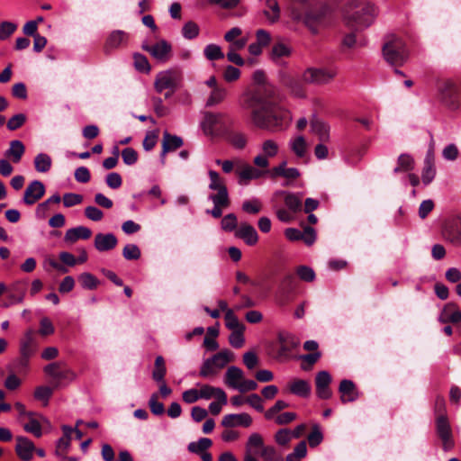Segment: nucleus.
Wrapping results in <instances>:
<instances>
[{
    "instance_id": "obj_48",
    "label": "nucleus",
    "mask_w": 461,
    "mask_h": 461,
    "mask_svg": "<svg viewBox=\"0 0 461 461\" xmlns=\"http://www.w3.org/2000/svg\"><path fill=\"white\" fill-rule=\"evenodd\" d=\"M309 446L311 447H316L323 440V434L321 430L319 424H314L312 429L307 437Z\"/></svg>"
},
{
    "instance_id": "obj_60",
    "label": "nucleus",
    "mask_w": 461,
    "mask_h": 461,
    "mask_svg": "<svg viewBox=\"0 0 461 461\" xmlns=\"http://www.w3.org/2000/svg\"><path fill=\"white\" fill-rule=\"evenodd\" d=\"M291 149L298 158H303L306 152V142L303 136H298L291 142Z\"/></svg>"
},
{
    "instance_id": "obj_9",
    "label": "nucleus",
    "mask_w": 461,
    "mask_h": 461,
    "mask_svg": "<svg viewBox=\"0 0 461 461\" xmlns=\"http://www.w3.org/2000/svg\"><path fill=\"white\" fill-rule=\"evenodd\" d=\"M440 101L450 110H456L459 106L457 100V87L449 80H443L438 86Z\"/></svg>"
},
{
    "instance_id": "obj_45",
    "label": "nucleus",
    "mask_w": 461,
    "mask_h": 461,
    "mask_svg": "<svg viewBox=\"0 0 461 461\" xmlns=\"http://www.w3.org/2000/svg\"><path fill=\"white\" fill-rule=\"evenodd\" d=\"M321 357V354L320 351L302 355L300 357V359L302 360L301 368L304 371H310Z\"/></svg>"
},
{
    "instance_id": "obj_32",
    "label": "nucleus",
    "mask_w": 461,
    "mask_h": 461,
    "mask_svg": "<svg viewBox=\"0 0 461 461\" xmlns=\"http://www.w3.org/2000/svg\"><path fill=\"white\" fill-rule=\"evenodd\" d=\"M36 351V344L32 331L29 330L25 333L23 339L20 342V355L32 357Z\"/></svg>"
},
{
    "instance_id": "obj_7",
    "label": "nucleus",
    "mask_w": 461,
    "mask_h": 461,
    "mask_svg": "<svg viewBox=\"0 0 461 461\" xmlns=\"http://www.w3.org/2000/svg\"><path fill=\"white\" fill-rule=\"evenodd\" d=\"M182 83V74L178 70L168 69L158 73L154 82L155 90L162 93L164 90L176 91Z\"/></svg>"
},
{
    "instance_id": "obj_12",
    "label": "nucleus",
    "mask_w": 461,
    "mask_h": 461,
    "mask_svg": "<svg viewBox=\"0 0 461 461\" xmlns=\"http://www.w3.org/2000/svg\"><path fill=\"white\" fill-rule=\"evenodd\" d=\"M142 49L148 51L153 58L158 61L165 62L169 59L172 52L171 45L165 40H161L154 45H143Z\"/></svg>"
},
{
    "instance_id": "obj_35",
    "label": "nucleus",
    "mask_w": 461,
    "mask_h": 461,
    "mask_svg": "<svg viewBox=\"0 0 461 461\" xmlns=\"http://www.w3.org/2000/svg\"><path fill=\"white\" fill-rule=\"evenodd\" d=\"M237 173L239 176V184L244 185H248L252 179L259 178L262 175L258 169L249 165H247L243 169Z\"/></svg>"
},
{
    "instance_id": "obj_25",
    "label": "nucleus",
    "mask_w": 461,
    "mask_h": 461,
    "mask_svg": "<svg viewBox=\"0 0 461 461\" xmlns=\"http://www.w3.org/2000/svg\"><path fill=\"white\" fill-rule=\"evenodd\" d=\"M271 178L282 176L287 180H294L300 176V172L295 167H286V161H283L278 166L274 167L270 171Z\"/></svg>"
},
{
    "instance_id": "obj_42",
    "label": "nucleus",
    "mask_w": 461,
    "mask_h": 461,
    "mask_svg": "<svg viewBox=\"0 0 461 461\" xmlns=\"http://www.w3.org/2000/svg\"><path fill=\"white\" fill-rule=\"evenodd\" d=\"M228 92L225 87L219 86L212 89L210 96L206 101V106H213L221 104L227 97Z\"/></svg>"
},
{
    "instance_id": "obj_19",
    "label": "nucleus",
    "mask_w": 461,
    "mask_h": 461,
    "mask_svg": "<svg viewBox=\"0 0 461 461\" xmlns=\"http://www.w3.org/2000/svg\"><path fill=\"white\" fill-rule=\"evenodd\" d=\"M252 424V418L249 413L227 414L221 420V425L226 428L241 426L248 428Z\"/></svg>"
},
{
    "instance_id": "obj_36",
    "label": "nucleus",
    "mask_w": 461,
    "mask_h": 461,
    "mask_svg": "<svg viewBox=\"0 0 461 461\" xmlns=\"http://www.w3.org/2000/svg\"><path fill=\"white\" fill-rule=\"evenodd\" d=\"M219 357L220 355H213L212 357L205 359L201 366L199 375L203 378L215 376L219 371L213 365V361Z\"/></svg>"
},
{
    "instance_id": "obj_27",
    "label": "nucleus",
    "mask_w": 461,
    "mask_h": 461,
    "mask_svg": "<svg viewBox=\"0 0 461 461\" xmlns=\"http://www.w3.org/2000/svg\"><path fill=\"white\" fill-rule=\"evenodd\" d=\"M92 235L89 228L85 226H78L76 228L68 229L66 231L64 240L67 243L73 244L78 240H88Z\"/></svg>"
},
{
    "instance_id": "obj_46",
    "label": "nucleus",
    "mask_w": 461,
    "mask_h": 461,
    "mask_svg": "<svg viewBox=\"0 0 461 461\" xmlns=\"http://www.w3.org/2000/svg\"><path fill=\"white\" fill-rule=\"evenodd\" d=\"M224 319L226 327L230 330L245 329L244 324L240 322L233 310H227V312H225Z\"/></svg>"
},
{
    "instance_id": "obj_40",
    "label": "nucleus",
    "mask_w": 461,
    "mask_h": 461,
    "mask_svg": "<svg viewBox=\"0 0 461 461\" xmlns=\"http://www.w3.org/2000/svg\"><path fill=\"white\" fill-rule=\"evenodd\" d=\"M51 165V158L46 153H40L34 158V167L37 172L46 173L50 169Z\"/></svg>"
},
{
    "instance_id": "obj_18",
    "label": "nucleus",
    "mask_w": 461,
    "mask_h": 461,
    "mask_svg": "<svg viewBox=\"0 0 461 461\" xmlns=\"http://www.w3.org/2000/svg\"><path fill=\"white\" fill-rule=\"evenodd\" d=\"M209 177V188L217 191V194H211L210 198H230L227 186L224 181L220 177V175L214 170H210Z\"/></svg>"
},
{
    "instance_id": "obj_38",
    "label": "nucleus",
    "mask_w": 461,
    "mask_h": 461,
    "mask_svg": "<svg viewBox=\"0 0 461 461\" xmlns=\"http://www.w3.org/2000/svg\"><path fill=\"white\" fill-rule=\"evenodd\" d=\"M415 162L413 158L409 154H401L397 159V167L394 168V173L408 172L414 168Z\"/></svg>"
},
{
    "instance_id": "obj_61",
    "label": "nucleus",
    "mask_w": 461,
    "mask_h": 461,
    "mask_svg": "<svg viewBox=\"0 0 461 461\" xmlns=\"http://www.w3.org/2000/svg\"><path fill=\"white\" fill-rule=\"evenodd\" d=\"M261 209L262 204L258 199L247 200L242 203V210L247 213L257 214Z\"/></svg>"
},
{
    "instance_id": "obj_13",
    "label": "nucleus",
    "mask_w": 461,
    "mask_h": 461,
    "mask_svg": "<svg viewBox=\"0 0 461 461\" xmlns=\"http://www.w3.org/2000/svg\"><path fill=\"white\" fill-rule=\"evenodd\" d=\"M331 375L327 371H320L315 377L316 395L322 400H328L332 396L330 388Z\"/></svg>"
},
{
    "instance_id": "obj_29",
    "label": "nucleus",
    "mask_w": 461,
    "mask_h": 461,
    "mask_svg": "<svg viewBox=\"0 0 461 461\" xmlns=\"http://www.w3.org/2000/svg\"><path fill=\"white\" fill-rule=\"evenodd\" d=\"M200 399H211L215 397L221 403H227V394L221 388L213 387L209 384H203L199 390Z\"/></svg>"
},
{
    "instance_id": "obj_47",
    "label": "nucleus",
    "mask_w": 461,
    "mask_h": 461,
    "mask_svg": "<svg viewBox=\"0 0 461 461\" xmlns=\"http://www.w3.org/2000/svg\"><path fill=\"white\" fill-rule=\"evenodd\" d=\"M278 341L280 343V348L278 350L279 356L286 355L296 346L293 338L288 335L279 334Z\"/></svg>"
},
{
    "instance_id": "obj_30",
    "label": "nucleus",
    "mask_w": 461,
    "mask_h": 461,
    "mask_svg": "<svg viewBox=\"0 0 461 461\" xmlns=\"http://www.w3.org/2000/svg\"><path fill=\"white\" fill-rule=\"evenodd\" d=\"M289 392L294 395L307 398L311 394V385L303 379H294L288 384Z\"/></svg>"
},
{
    "instance_id": "obj_55",
    "label": "nucleus",
    "mask_w": 461,
    "mask_h": 461,
    "mask_svg": "<svg viewBox=\"0 0 461 461\" xmlns=\"http://www.w3.org/2000/svg\"><path fill=\"white\" fill-rule=\"evenodd\" d=\"M215 355H220V357L213 361V365L217 370L222 369L228 363L232 361L233 354L228 349L221 350Z\"/></svg>"
},
{
    "instance_id": "obj_28",
    "label": "nucleus",
    "mask_w": 461,
    "mask_h": 461,
    "mask_svg": "<svg viewBox=\"0 0 461 461\" xmlns=\"http://www.w3.org/2000/svg\"><path fill=\"white\" fill-rule=\"evenodd\" d=\"M226 140L235 149H243L247 146L248 137L247 134L234 131L232 128H230L226 133L224 134Z\"/></svg>"
},
{
    "instance_id": "obj_64",
    "label": "nucleus",
    "mask_w": 461,
    "mask_h": 461,
    "mask_svg": "<svg viewBox=\"0 0 461 461\" xmlns=\"http://www.w3.org/2000/svg\"><path fill=\"white\" fill-rule=\"evenodd\" d=\"M122 158L124 164L131 166L138 161V152L133 148H125L122 150Z\"/></svg>"
},
{
    "instance_id": "obj_57",
    "label": "nucleus",
    "mask_w": 461,
    "mask_h": 461,
    "mask_svg": "<svg viewBox=\"0 0 461 461\" xmlns=\"http://www.w3.org/2000/svg\"><path fill=\"white\" fill-rule=\"evenodd\" d=\"M260 456L265 461H284L283 457L278 455L273 446H264L261 449Z\"/></svg>"
},
{
    "instance_id": "obj_62",
    "label": "nucleus",
    "mask_w": 461,
    "mask_h": 461,
    "mask_svg": "<svg viewBox=\"0 0 461 461\" xmlns=\"http://www.w3.org/2000/svg\"><path fill=\"white\" fill-rule=\"evenodd\" d=\"M238 221L234 213L225 215L221 222V229L225 231H233L237 229Z\"/></svg>"
},
{
    "instance_id": "obj_16",
    "label": "nucleus",
    "mask_w": 461,
    "mask_h": 461,
    "mask_svg": "<svg viewBox=\"0 0 461 461\" xmlns=\"http://www.w3.org/2000/svg\"><path fill=\"white\" fill-rule=\"evenodd\" d=\"M15 453L23 461H31L35 450L34 443L26 437H16Z\"/></svg>"
},
{
    "instance_id": "obj_63",
    "label": "nucleus",
    "mask_w": 461,
    "mask_h": 461,
    "mask_svg": "<svg viewBox=\"0 0 461 461\" xmlns=\"http://www.w3.org/2000/svg\"><path fill=\"white\" fill-rule=\"evenodd\" d=\"M278 149V144L273 140H267L262 143V151L267 158L276 156Z\"/></svg>"
},
{
    "instance_id": "obj_43",
    "label": "nucleus",
    "mask_w": 461,
    "mask_h": 461,
    "mask_svg": "<svg viewBox=\"0 0 461 461\" xmlns=\"http://www.w3.org/2000/svg\"><path fill=\"white\" fill-rule=\"evenodd\" d=\"M212 445V439L208 438H201L196 442H191L187 446V449L191 453H194L197 455L203 454V452L206 451Z\"/></svg>"
},
{
    "instance_id": "obj_53",
    "label": "nucleus",
    "mask_w": 461,
    "mask_h": 461,
    "mask_svg": "<svg viewBox=\"0 0 461 461\" xmlns=\"http://www.w3.org/2000/svg\"><path fill=\"white\" fill-rule=\"evenodd\" d=\"M296 275L302 281L309 283L314 281L316 277L314 270L305 265H301L296 268Z\"/></svg>"
},
{
    "instance_id": "obj_39",
    "label": "nucleus",
    "mask_w": 461,
    "mask_h": 461,
    "mask_svg": "<svg viewBox=\"0 0 461 461\" xmlns=\"http://www.w3.org/2000/svg\"><path fill=\"white\" fill-rule=\"evenodd\" d=\"M167 374L165 359L162 356H158L155 359L152 378L156 382H163Z\"/></svg>"
},
{
    "instance_id": "obj_34",
    "label": "nucleus",
    "mask_w": 461,
    "mask_h": 461,
    "mask_svg": "<svg viewBox=\"0 0 461 461\" xmlns=\"http://www.w3.org/2000/svg\"><path fill=\"white\" fill-rule=\"evenodd\" d=\"M242 379L243 371L240 367L231 366L227 369L225 374V384L229 387L237 389Z\"/></svg>"
},
{
    "instance_id": "obj_54",
    "label": "nucleus",
    "mask_w": 461,
    "mask_h": 461,
    "mask_svg": "<svg viewBox=\"0 0 461 461\" xmlns=\"http://www.w3.org/2000/svg\"><path fill=\"white\" fill-rule=\"evenodd\" d=\"M135 68L142 73H149L151 69L146 56L140 53H135L133 56Z\"/></svg>"
},
{
    "instance_id": "obj_11",
    "label": "nucleus",
    "mask_w": 461,
    "mask_h": 461,
    "mask_svg": "<svg viewBox=\"0 0 461 461\" xmlns=\"http://www.w3.org/2000/svg\"><path fill=\"white\" fill-rule=\"evenodd\" d=\"M46 375L52 377L57 382V386L63 381L71 382L75 379V373L68 368L63 362H53L44 367Z\"/></svg>"
},
{
    "instance_id": "obj_10",
    "label": "nucleus",
    "mask_w": 461,
    "mask_h": 461,
    "mask_svg": "<svg viewBox=\"0 0 461 461\" xmlns=\"http://www.w3.org/2000/svg\"><path fill=\"white\" fill-rule=\"evenodd\" d=\"M442 237L454 246H461V215L451 218L444 223Z\"/></svg>"
},
{
    "instance_id": "obj_3",
    "label": "nucleus",
    "mask_w": 461,
    "mask_h": 461,
    "mask_svg": "<svg viewBox=\"0 0 461 461\" xmlns=\"http://www.w3.org/2000/svg\"><path fill=\"white\" fill-rule=\"evenodd\" d=\"M383 56L394 67L402 66L409 59V50L404 41L396 35H388L383 45Z\"/></svg>"
},
{
    "instance_id": "obj_22",
    "label": "nucleus",
    "mask_w": 461,
    "mask_h": 461,
    "mask_svg": "<svg viewBox=\"0 0 461 461\" xmlns=\"http://www.w3.org/2000/svg\"><path fill=\"white\" fill-rule=\"evenodd\" d=\"M118 243V240L113 233H97L95 237V248L100 251H108L113 249Z\"/></svg>"
},
{
    "instance_id": "obj_8",
    "label": "nucleus",
    "mask_w": 461,
    "mask_h": 461,
    "mask_svg": "<svg viewBox=\"0 0 461 461\" xmlns=\"http://www.w3.org/2000/svg\"><path fill=\"white\" fill-rule=\"evenodd\" d=\"M279 83L280 85L288 90L291 95L296 98H305L306 97V88L303 80V76L301 77H295L287 71H280L279 72Z\"/></svg>"
},
{
    "instance_id": "obj_2",
    "label": "nucleus",
    "mask_w": 461,
    "mask_h": 461,
    "mask_svg": "<svg viewBox=\"0 0 461 461\" xmlns=\"http://www.w3.org/2000/svg\"><path fill=\"white\" fill-rule=\"evenodd\" d=\"M375 15L374 5L354 0L346 6L344 19L348 27L358 31L370 26Z\"/></svg>"
},
{
    "instance_id": "obj_20",
    "label": "nucleus",
    "mask_w": 461,
    "mask_h": 461,
    "mask_svg": "<svg viewBox=\"0 0 461 461\" xmlns=\"http://www.w3.org/2000/svg\"><path fill=\"white\" fill-rule=\"evenodd\" d=\"M340 400L343 403L355 402L358 398L356 384L351 380L343 379L339 386Z\"/></svg>"
},
{
    "instance_id": "obj_24",
    "label": "nucleus",
    "mask_w": 461,
    "mask_h": 461,
    "mask_svg": "<svg viewBox=\"0 0 461 461\" xmlns=\"http://www.w3.org/2000/svg\"><path fill=\"white\" fill-rule=\"evenodd\" d=\"M235 236L243 240L249 246L255 245L258 240V235L256 229L248 223H241Z\"/></svg>"
},
{
    "instance_id": "obj_31",
    "label": "nucleus",
    "mask_w": 461,
    "mask_h": 461,
    "mask_svg": "<svg viewBox=\"0 0 461 461\" xmlns=\"http://www.w3.org/2000/svg\"><path fill=\"white\" fill-rule=\"evenodd\" d=\"M25 152L23 143L19 140H14L10 142L9 149L5 151V155L10 158L14 163H19Z\"/></svg>"
},
{
    "instance_id": "obj_14",
    "label": "nucleus",
    "mask_w": 461,
    "mask_h": 461,
    "mask_svg": "<svg viewBox=\"0 0 461 461\" xmlns=\"http://www.w3.org/2000/svg\"><path fill=\"white\" fill-rule=\"evenodd\" d=\"M129 38V33L124 31L115 30L112 32L105 41L104 46V52L108 54L115 49L126 46L128 44Z\"/></svg>"
},
{
    "instance_id": "obj_44",
    "label": "nucleus",
    "mask_w": 461,
    "mask_h": 461,
    "mask_svg": "<svg viewBox=\"0 0 461 461\" xmlns=\"http://www.w3.org/2000/svg\"><path fill=\"white\" fill-rule=\"evenodd\" d=\"M78 282L84 289L95 290L99 285V280L91 273L85 272L78 276Z\"/></svg>"
},
{
    "instance_id": "obj_26",
    "label": "nucleus",
    "mask_w": 461,
    "mask_h": 461,
    "mask_svg": "<svg viewBox=\"0 0 461 461\" xmlns=\"http://www.w3.org/2000/svg\"><path fill=\"white\" fill-rule=\"evenodd\" d=\"M63 431V436L59 438L56 444L55 454L57 456H64V454H67L68 447L71 443V435L73 433V429L68 425H63L61 427Z\"/></svg>"
},
{
    "instance_id": "obj_17",
    "label": "nucleus",
    "mask_w": 461,
    "mask_h": 461,
    "mask_svg": "<svg viewBox=\"0 0 461 461\" xmlns=\"http://www.w3.org/2000/svg\"><path fill=\"white\" fill-rule=\"evenodd\" d=\"M184 144V141L181 137L176 135H172L167 131L163 133V140H162V151L160 154V159L162 164H165L166 154L168 152H172L181 148Z\"/></svg>"
},
{
    "instance_id": "obj_6",
    "label": "nucleus",
    "mask_w": 461,
    "mask_h": 461,
    "mask_svg": "<svg viewBox=\"0 0 461 461\" xmlns=\"http://www.w3.org/2000/svg\"><path fill=\"white\" fill-rule=\"evenodd\" d=\"M435 432L444 451H451L455 446L452 427L447 416L435 418Z\"/></svg>"
},
{
    "instance_id": "obj_49",
    "label": "nucleus",
    "mask_w": 461,
    "mask_h": 461,
    "mask_svg": "<svg viewBox=\"0 0 461 461\" xmlns=\"http://www.w3.org/2000/svg\"><path fill=\"white\" fill-rule=\"evenodd\" d=\"M200 29L196 23L189 21L182 28V34L187 40H193L199 35Z\"/></svg>"
},
{
    "instance_id": "obj_58",
    "label": "nucleus",
    "mask_w": 461,
    "mask_h": 461,
    "mask_svg": "<svg viewBox=\"0 0 461 461\" xmlns=\"http://www.w3.org/2000/svg\"><path fill=\"white\" fill-rule=\"evenodd\" d=\"M244 330L245 329L231 330L229 336V342L233 348H240L243 347L245 343Z\"/></svg>"
},
{
    "instance_id": "obj_41",
    "label": "nucleus",
    "mask_w": 461,
    "mask_h": 461,
    "mask_svg": "<svg viewBox=\"0 0 461 461\" xmlns=\"http://www.w3.org/2000/svg\"><path fill=\"white\" fill-rule=\"evenodd\" d=\"M264 14L271 23H276L278 21L280 17V8L278 2L276 0H267Z\"/></svg>"
},
{
    "instance_id": "obj_4",
    "label": "nucleus",
    "mask_w": 461,
    "mask_h": 461,
    "mask_svg": "<svg viewBox=\"0 0 461 461\" xmlns=\"http://www.w3.org/2000/svg\"><path fill=\"white\" fill-rule=\"evenodd\" d=\"M235 121L227 113H206L202 126L206 134H213L218 131L225 134L230 128H233Z\"/></svg>"
},
{
    "instance_id": "obj_21",
    "label": "nucleus",
    "mask_w": 461,
    "mask_h": 461,
    "mask_svg": "<svg viewBox=\"0 0 461 461\" xmlns=\"http://www.w3.org/2000/svg\"><path fill=\"white\" fill-rule=\"evenodd\" d=\"M436 176V167H435V157L433 149H429L425 159H424V167L421 172V179L425 185L430 184Z\"/></svg>"
},
{
    "instance_id": "obj_51",
    "label": "nucleus",
    "mask_w": 461,
    "mask_h": 461,
    "mask_svg": "<svg viewBox=\"0 0 461 461\" xmlns=\"http://www.w3.org/2000/svg\"><path fill=\"white\" fill-rule=\"evenodd\" d=\"M296 288V278L293 274L285 275L280 282L279 290L283 293H291Z\"/></svg>"
},
{
    "instance_id": "obj_15",
    "label": "nucleus",
    "mask_w": 461,
    "mask_h": 461,
    "mask_svg": "<svg viewBox=\"0 0 461 461\" xmlns=\"http://www.w3.org/2000/svg\"><path fill=\"white\" fill-rule=\"evenodd\" d=\"M45 194V186L42 182L34 180L31 182L23 195V203L27 205H32L36 203Z\"/></svg>"
},
{
    "instance_id": "obj_56",
    "label": "nucleus",
    "mask_w": 461,
    "mask_h": 461,
    "mask_svg": "<svg viewBox=\"0 0 461 461\" xmlns=\"http://www.w3.org/2000/svg\"><path fill=\"white\" fill-rule=\"evenodd\" d=\"M321 15L313 12H307L303 17L304 24L313 32H317V24L321 20Z\"/></svg>"
},
{
    "instance_id": "obj_37",
    "label": "nucleus",
    "mask_w": 461,
    "mask_h": 461,
    "mask_svg": "<svg viewBox=\"0 0 461 461\" xmlns=\"http://www.w3.org/2000/svg\"><path fill=\"white\" fill-rule=\"evenodd\" d=\"M213 203V208L211 211H207L213 218L218 219L222 215V210L228 208L230 205V198H210Z\"/></svg>"
},
{
    "instance_id": "obj_5",
    "label": "nucleus",
    "mask_w": 461,
    "mask_h": 461,
    "mask_svg": "<svg viewBox=\"0 0 461 461\" xmlns=\"http://www.w3.org/2000/svg\"><path fill=\"white\" fill-rule=\"evenodd\" d=\"M338 75L333 68H308L303 72V80L309 85L323 86L331 83Z\"/></svg>"
},
{
    "instance_id": "obj_33",
    "label": "nucleus",
    "mask_w": 461,
    "mask_h": 461,
    "mask_svg": "<svg viewBox=\"0 0 461 461\" xmlns=\"http://www.w3.org/2000/svg\"><path fill=\"white\" fill-rule=\"evenodd\" d=\"M280 194L285 195L284 202L285 206L293 212L301 211L302 203V194H294L285 191L280 192Z\"/></svg>"
},
{
    "instance_id": "obj_23",
    "label": "nucleus",
    "mask_w": 461,
    "mask_h": 461,
    "mask_svg": "<svg viewBox=\"0 0 461 461\" xmlns=\"http://www.w3.org/2000/svg\"><path fill=\"white\" fill-rule=\"evenodd\" d=\"M438 320L441 323H458L461 321V311L456 303H449L443 308Z\"/></svg>"
},
{
    "instance_id": "obj_50",
    "label": "nucleus",
    "mask_w": 461,
    "mask_h": 461,
    "mask_svg": "<svg viewBox=\"0 0 461 461\" xmlns=\"http://www.w3.org/2000/svg\"><path fill=\"white\" fill-rule=\"evenodd\" d=\"M149 407L152 414L160 416L165 413V406L162 402H158V393H154L149 400Z\"/></svg>"
},
{
    "instance_id": "obj_59",
    "label": "nucleus",
    "mask_w": 461,
    "mask_h": 461,
    "mask_svg": "<svg viewBox=\"0 0 461 461\" xmlns=\"http://www.w3.org/2000/svg\"><path fill=\"white\" fill-rule=\"evenodd\" d=\"M122 256L127 260H137L140 258V248L135 244H127L122 249Z\"/></svg>"
},
{
    "instance_id": "obj_52",
    "label": "nucleus",
    "mask_w": 461,
    "mask_h": 461,
    "mask_svg": "<svg viewBox=\"0 0 461 461\" xmlns=\"http://www.w3.org/2000/svg\"><path fill=\"white\" fill-rule=\"evenodd\" d=\"M204 56L207 59L212 61L223 59L224 53L220 46L216 44H209L204 49Z\"/></svg>"
},
{
    "instance_id": "obj_1",
    "label": "nucleus",
    "mask_w": 461,
    "mask_h": 461,
    "mask_svg": "<svg viewBox=\"0 0 461 461\" xmlns=\"http://www.w3.org/2000/svg\"><path fill=\"white\" fill-rule=\"evenodd\" d=\"M253 81L257 86L241 96V106L251 111L253 124L270 131L286 129L292 122V116L287 109L278 105L283 100L279 89L267 81L263 70L253 73Z\"/></svg>"
}]
</instances>
